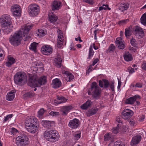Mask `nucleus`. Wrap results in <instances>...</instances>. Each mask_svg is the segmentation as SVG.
Instances as JSON below:
<instances>
[{"label":"nucleus","instance_id":"obj_3","mask_svg":"<svg viewBox=\"0 0 146 146\" xmlns=\"http://www.w3.org/2000/svg\"><path fill=\"white\" fill-rule=\"evenodd\" d=\"M22 38V31L21 30H19L11 35L9 40L11 45L17 46L21 44Z\"/></svg>","mask_w":146,"mask_h":146},{"label":"nucleus","instance_id":"obj_53","mask_svg":"<svg viewBox=\"0 0 146 146\" xmlns=\"http://www.w3.org/2000/svg\"><path fill=\"white\" fill-rule=\"evenodd\" d=\"M3 54V50L0 48V61L3 59L4 56Z\"/></svg>","mask_w":146,"mask_h":146},{"label":"nucleus","instance_id":"obj_8","mask_svg":"<svg viewBox=\"0 0 146 146\" xmlns=\"http://www.w3.org/2000/svg\"><path fill=\"white\" fill-rule=\"evenodd\" d=\"M16 144L18 146H25L29 143V139L26 136H19L16 139Z\"/></svg>","mask_w":146,"mask_h":146},{"label":"nucleus","instance_id":"obj_24","mask_svg":"<svg viewBox=\"0 0 146 146\" xmlns=\"http://www.w3.org/2000/svg\"><path fill=\"white\" fill-rule=\"evenodd\" d=\"M41 124L44 127L49 128L54 125V121H42L41 122Z\"/></svg>","mask_w":146,"mask_h":146},{"label":"nucleus","instance_id":"obj_39","mask_svg":"<svg viewBox=\"0 0 146 146\" xmlns=\"http://www.w3.org/2000/svg\"><path fill=\"white\" fill-rule=\"evenodd\" d=\"M131 28L130 27L125 29V35L126 37L130 36L131 35Z\"/></svg>","mask_w":146,"mask_h":146},{"label":"nucleus","instance_id":"obj_54","mask_svg":"<svg viewBox=\"0 0 146 146\" xmlns=\"http://www.w3.org/2000/svg\"><path fill=\"white\" fill-rule=\"evenodd\" d=\"M118 124L117 125V127L115 128H114L113 129V132L115 134H117L118 132Z\"/></svg>","mask_w":146,"mask_h":146},{"label":"nucleus","instance_id":"obj_41","mask_svg":"<svg viewBox=\"0 0 146 146\" xmlns=\"http://www.w3.org/2000/svg\"><path fill=\"white\" fill-rule=\"evenodd\" d=\"M102 5V6H101L99 7L98 10L99 11H100L103 9L106 10L107 9H108L109 10H110L111 9L110 8L108 7V5H107L103 4Z\"/></svg>","mask_w":146,"mask_h":146},{"label":"nucleus","instance_id":"obj_27","mask_svg":"<svg viewBox=\"0 0 146 146\" xmlns=\"http://www.w3.org/2000/svg\"><path fill=\"white\" fill-rule=\"evenodd\" d=\"M92 104V102L89 100H88L86 102L80 106L82 110H87L90 107Z\"/></svg>","mask_w":146,"mask_h":146},{"label":"nucleus","instance_id":"obj_11","mask_svg":"<svg viewBox=\"0 0 146 146\" xmlns=\"http://www.w3.org/2000/svg\"><path fill=\"white\" fill-rule=\"evenodd\" d=\"M134 32L135 36L139 38H142L145 36L143 29L140 26H135L134 27Z\"/></svg>","mask_w":146,"mask_h":146},{"label":"nucleus","instance_id":"obj_62","mask_svg":"<svg viewBox=\"0 0 146 146\" xmlns=\"http://www.w3.org/2000/svg\"><path fill=\"white\" fill-rule=\"evenodd\" d=\"M128 70L130 74H132L135 72L134 69L132 68H131L130 69H128Z\"/></svg>","mask_w":146,"mask_h":146},{"label":"nucleus","instance_id":"obj_26","mask_svg":"<svg viewBox=\"0 0 146 146\" xmlns=\"http://www.w3.org/2000/svg\"><path fill=\"white\" fill-rule=\"evenodd\" d=\"M15 62V58L10 56L8 57V60L5 63L6 66L8 67H11Z\"/></svg>","mask_w":146,"mask_h":146},{"label":"nucleus","instance_id":"obj_5","mask_svg":"<svg viewBox=\"0 0 146 146\" xmlns=\"http://www.w3.org/2000/svg\"><path fill=\"white\" fill-rule=\"evenodd\" d=\"M27 80V76L26 74L23 72H17L14 76V82L15 84L18 85H22L24 84Z\"/></svg>","mask_w":146,"mask_h":146},{"label":"nucleus","instance_id":"obj_59","mask_svg":"<svg viewBox=\"0 0 146 146\" xmlns=\"http://www.w3.org/2000/svg\"><path fill=\"white\" fill-rule=\"evenodd\" d=\"M99 61V59L98 58H96L94 59L93 61V63L92 65L94 66L95 64H96Z\"/></svg>","mask_w":146,"mask_h":146},{"label":"nucleus","instance_id":"obj_43","mask_svg":"<svg viewBox=\"0 0 146 146\" xmlns=\"http://www.w3.org/2000/svg\"><path fill=\"white\" fill-rule=\"evenodd\" d=\"M11 10L12 12L16 11L17 10H18L20 9V6L17 5H15L12 6L11 8Z\"/></svg>","mask_w":146,"mask_h":146},{"label":"nucleus","instance_id":"obj_25","mask_svg":"<svg viewBox=\"0 0 146 146\" xmlns=\"http://www.w3.org/2000/svg\"><path fill=\"white\" fill-rule=\"evenodd\" d=\"M15 92L13 90L9 92L6 96V99L9 101H12L15 98Z\"/></svg>","mask_w":146,"mask_h":146},{"label":"nucleus","instance_id":"obj_50","mask_svg":"<svg viewBox=\"0 0 146 146\" xmlns=\"http://www.w3.org/2000/svg\"><path fill=\"white\" fill-rule=\"evenodd\" d=\"M58 33V41L60 42H62L63 40L62 38V37L63 36L62 34L60 32V33Z\"/></svg>","mask_w":146,"mask_h":146},{"label":"nucleus","instance_id":"obj_20","mask_svg":"<svg viewBox=\"0 0 146 146\" xmlns=\"http://www.w3.org/2000/svg\"><path fill=\"white\" fill-rule=\"evenodd\" d=\"M63 74H64V79L67 82H70L74 79V77L73 74L68 71L63 72Z\"/></svg>","mask_w":146,"mask_h":146},{"label":"nucleus","instance_id":"obj_2","mask_svg":"<svg viewBox=\"0 0 146 146\" xmlns=\"http://www.w3.org/2000/svg\"><path fill=\"white\" fill-rule=\"evenodd\" d=\"M46 81V78L45 76L41 77L38 79L37 76L34 75L30 77L28 85L31 87H39L45 84Z\"/></svg>","mask_w":146,"mask_h":146},{"label":"nucleus","instance_id":"obj_38","mask_svg":"<svg viewBox=\"0 0 146 146\" xmlns=\"http://www.w3.org/2000/svg\"><path fill=\"white\" fill-rule=\"evenodd\" d=\"M115 47L114 45L113 44H111L109 46L108 49L107 50V53H111L113 52L115 50Z\"/></svg>","mask_w":146,"mask_h":146},{"label":"nucleus","instance_id":"obj_34","mask_svg":"<svg viewBox=\"0 0 146 146\" xmlns=\"http://www.w3.org/2000/svg\"><path fill=\"white\" fill-rule=\"evenodd\" d=\"M80 137L81 133L76 132L73 134V139L74 141H77L80 138Z\"/></svg>","mask_w":146,"mask_h":146},{"label":"nucleus","instance_id":"obj_19","mask_svg":"<svg viewBox=\"0 0 146 146\" xmlns=\"http://www.w3.org/2000/svg\"><path fill=\"white\" fill-rule=\"evenodd\" d=\"M57 98L58 100H54V102L55 105H57L58 104L64 103L66 102L68 100L63 96H57Z\"/></svg>","mask_w":146,"mask_h":146},{"label":"nucleus","instance_id":"obj_14","mask_svg":"<svg viewBox=\"0 0 146 146\" xmlns=\"http://www.w3.org/2000/svg\"><path fill=\"white\" fill-rule=\"evenodd\" d=\"M133 114V111L128 109L124 110L122 113V117L125 119L130 118Z\"/></svg>","mask_w":146,"mask_h":146},{"label":"nucleus","instance_id":"obj_12","mask_svg":"<svg viewBox=\"0 0 146 146\" xmlns=\"http://www.w3.org/2000/svg\"><path fill=\"white\" fill-rule=\"evenodd\" d=\"M41 51L42 53L45 55H48L51 54L52 51L51 47L48 45H46L42 47Z\"/></svg>","mask_w":146,"mask_h":146},{"label":"nucleus","instance_id":"obj_47","mask_svg":"<svg viewBox=\"0 0 146 146\" xmlns=\"http://www.w3.org/2000/svg\"><path fill=\"white\" fill-rule=\"evenodd\" d=\"M13 114H9L5 117L3 121V122L4 123L6 122L9 119H11L13 117Z\"/></svg>","mask_w":146,"mask_h":146},{"label":"nucleus","instance_id":"obj_10","mask_svg":"<svg viewBox=\"0 0 146 146\" xmlns=\"http://www.w3.org/2000/svg\"><path fill=\"white\" fill-rule=\"evenodd\" d=\"M33 26L32 25H26L24 29L22 30L23 33V39L24 41H26L30 40L31 37L28 34V32Z\"/></svg>","mask_w":146,"mask_h":146},{"label":"nucleus","instance_id":"obj_22","mask_svg":"<svg viewBox=\"0 0 146 146\" xmlns=\"http://www.w3.org/2000/svg\"><path fill=\"white\" fill-rule=\"evenodd\" d=\"M51 85L53 88L56 89L60 87L61 82L59 79L56 78L52 80Z\"/></svg>","mask_w":146,"mask_h":146},{"label":"nucleus","instance_id":"obj_61","mask_svg":"<svg viewBox=\"0 0 146 146\" xmlns=\"http://www.w3.org/2000/svg\"><path fill=\"white\" fill-rule=\"evenodd\" d=\"M135 87L139 88H141L142 87V84L140 83H137L135 86Z\"/></svg>","mask_w":146,"mask_h":146},{"label":"nucleus","instance_id":"obj_31","mask_svg":"<svg viewBox=\"0 0 146 146\" xmlns=\"http://www.w3.org/2000/svg\"><path fill=\"white\" fill-rule=\"evenodd\" d=\"M125 60L127 62L132 61L133 59V57L132 54L129 52L125 53L123 55Z\"/></svg>","mask_w":146,"mask_h":146},{"label":"nucleus","instance_id":"obj_60","mask_svg":"<svg viewBox=\"0 0 146 146\" xmlns=\"http://www.w3.org/2000/svg\"><path fill=\"white\" fill-rule=\"evenodd\" d=\"M127 21H128V19L121 20L119 21V24H124L126 23Z\"/></svg>","mask_w":146,"mask_h":146},{"label":"nucleus","instance_id":"obj_45","mask_svg":"<svg viewBox=\"0 0 146 146\" xmlns=\"http://www.w3.org/2000/svg\"><path fill=\"white\" fill-rule=\"evenodd\" d=\"M44 110L43 108L41 109L38 112V117L39 118H42L44 113Z\"/></svg>","mask_w":146,"mask_h":146},{"label":"nucleus","instance_id":"obj_56","mask_svg":"<svg viewBox=\"0 0 146 146\" xmlns=\"http://www.w3.org/2000/svg\"><path fill=\"white\" fill-rule=\"evenodd\" d=\"M83 1L84 2L92 5L94 3V1L93 0H83Z\"/></svg>","mask_w":146,"mask_h":146},{"label":"nucleus","instance_id":"obj_16","mask_svg":"<svg viewBox=\"0 0 146 146\" xmlns=\"http://www.w3.org/2000/svg\"><path fill=\"white\" fill-rule=\"evenodd\" d=\"M73 109V107L71 105L64 106L61 107L60 110L62 113V114L64 115H67L70 111Z\"/></svg>","mask_w":146,"mask_h":146},{"label":"nucleus","instance_id":"obj_15","mask_svg":"<svg viewBox=\"0 0 146 146\" xmlns=\"http://www.w3.org/2000/svg\"><path fill=\"white\" fill-rule=\"evenodd\" d=\"M80 121L76 118L70 120L68 125L72 129H76L79 125Z\"/></svg>","mask_w":146,"mask_h":146},{"label":"nucleus","instance_id":"obj_30","mask_svg":"<svg viewBox=\"0 0 146 146\" xmlns=\"http://www.w3.org/2000/svg\"><path fill=\"white\" fill-rule=\"evenodd\" d=\"M56 65L58 68L61 67L62 60L61 57L60 55H58L57 57L55 58L54 60Z\"/></svg>","mask_w":146,"mask_h":146},{"label":"nucleus","instance_id":"obj_44","mask_svg":"<svg viewBox=\"0 0 146 146\" xmlns=\"http://www.w3.org/2000/svg\"><path fill=\"white\" fill-rule=\"evenodd\" d=\"M129 122L130 126L132 127H134L137 125L136 121L133 119H130Z\"/></svg>","mask_w":146,"mask_h":146},{"label":"nucleus","instance_id":"obj_18","mask_svg":"<svg viewBox=\"0 0 146 146\" xmlns=\"http://www.w3.org/2000/svg\"><path fill=\"white\" fill-rule=\"evenodd\" d=\"M115 43L119 48L123 49L125 47L124 41L121 37L117 38L115 40Z\"/></svg>","mask_w":146,"mask_h":146},{"label":"nucleus","instance_id":"obj_17","mask_svg":"<svg viewBox=\"0 0 146 146\" xmlns=\"http://www.w3.org/2000/svg\"><path fill=\"white\" fill-rule=\"evenodd\" d=\"M2 27V30L4 34H8L12 31L13 28V25L10 24V25H1Z\"/></svg>","mask_w":146,"mask_h":146},{"label":"nucleus","instance_id":"obj_29","mask_svg":"<svg viewBox=\"0 0 146 146\" xmlns=\"http://www.w3.org/2000/svg\"><path fill=\"white\" fill-rule=\"evenodd\" d=\"M49 19L51 23L55 22L58 19V17L55 15L53 13H50L48 14Z\"/></svg>","mask_w":146,"mask_h":146},{"label":"nucleus","instance_id":"obj_21","mask_svg":"<svg viewBox=\"0 0 146 146\" xmlns=\"http://www.w3.org/2000/svg\"><path fill=\"white\" fill-rule=\"evenodd\" d=\"M141 137L140 135H136L133 137L131 142V146H135L138 144L140 141Z\"/></svg>","mask_w":146,"mask_h":146},{"label":"nucleus","instance_id":"obj_37","mask_svg":"<svg viewBox=\"0 0 146 146\" xmlns=\"http://www.w3.org/2000/svg\"><path fill=\"white\" fill-rule=\"evenodd\" d=\"M37 45V44L35 42H33V43L31 44L30 45V49L31 50L34 52H36V48Z\"/></svg>","mask_w":146,"mask_h":146},{"label":"nucleus","instance_id":"obj_57","mask_svg":"<svg viewBox=\"0 0 146 146\" xmlns=\"http://www.w3.org/2000/svg\"><path fill=\"white\" fill-rule=\"evenodd\" d=\"M70 50H72L75 51L76 50V48H75L74 46V44L73 42H71L70 43Z\"/></svg>","mask_w":146,"mask_h":146},{"label":"nucleus","instance_id":"obj_6","mask_svg":"<svg viewBox=\"0 0 146 146\" xmlns=\"http://www.w3.org/2000/svg\"><path fill=\"white\" fill-rule=\"evenodd\" d=\"M101 92V90L98 86L97 83L95 82H93L91 85V88L88 91L89 95H93L94 98L99 97Z\"/></svg>","mask_w":146,"mask_h":146},{"label":"nucleus","instance_id":"obj_7","mask_svg":"<svg viewBox=\"0 0 146 146\" xmlns=\"http://www.w3.org/2000/svg\"><path fill=\"white\" fill-rule=\"evenodd\" d=\"M28 12L31 16H35L39 13V7L35 4H31L29 7Z\"/></svg>","mask_w":146,"mask_h":146},{"label":"nucleus","instance_id":"obj_52","mask_svg":"<svg viewBox=\"0 0 146 146\" xmlns=\"http://www.w3.org/2000/svg\"><path fill=\"white\" fill-rule=\"evenodd\" d=\"M114 83L113 82H111L110 83V85H109V86H110V88L111 90V91L112 92H114Z\"/></svg>","mask_w":146,"mask_h":146},{"label":"nucleus","instance_id":"obj_28","mask_svg":"<svg viewBox=\"0 0 146 146\" xmlns=\"http://www.w3.org/2000/svg\"><path fill=\"white\" fill-rule=\"evenodd\" d=\"M129 7V4L127 3H123L120 4L119 7V9L123 12L125 10H127Z\"/></svg>","mask_w":146,"mask_h":146},{"label":"nucleus","instance_id":"obj_49","mask_svg":"<svg viewBox=\"0 0 146 146\" xmlns=\"http://www.w3.org/2000/svg\"><path fill=\"white\" fill-rule=\"evenodd\" d=\"M12 12L13 15L15 16H20L21 14V9H20L17 10L16 11H13Z\"/></svg>","mask_w":146,"mask_h":146},{"label":"nucleus","instance_id":"obj_9","mask_svg":"<svg viewBox=\"0 0 146 146\" xmlns=\"http://www.w3.org/2000/svg\"><path fill=\"white\" fill-rule=\"evenodd\" d=\"M0 24L4 25L12 24L11 17L8 14L3 15L0 18Z\"/></svg>","mask_w":146,"mask_h":146},{"label":"nucleus","instance_id":"obj_40","mask_svg":"<svg viewBox=\"0 0 146 146\" xmlns=\"http://www.w3.org/2000/svg\"><path fill=\"white\" fill-rule=\"evenodd\" d=\"M102 81L104 83V87L105 88H107L108 86H109V85H110V83L109 81L106 79H103L102 80Z\"/></svg>","mask_w":146,"mask_h":146},{"label":"nucleus","instance_id":"obj_51","mask_svg":"<svg viewBox=\"0 0 146 146\" xmlns=\"http://www.w3.org/2000/svg\"><path fill=\"white\" fill-rule=\"evenodd\" d=\"M18 131L17 130L14 128H12L10 131L11 135H15L16 133Z\"/></svg>","mask_w":146,"mask_h":146},{"label":"nucleus","instance_id":"obj_63","mask_svg":"<svg viewBox=\"0 0 146 146\" xmlns=\"http://www.w3.org/2000/svg\"><path fill=\"white\" fill-rule=\"evenodd\" d=\"M121 82L120 80H119L118 79V85L117 86V89L118 90H119L120 88L121 85Z\"/></svg>","mask_w":146,"mask_h":146},{"label":"nucleus","instance_id":"obj_4","mask_svg":"<svg viewBox=\"0 0 146 146\" xmlns=\"http://www.w3.org/2000/svg\"><path fill=\"white\" fill-rule=\"evenodd\" d=\"M44 137L47 141L54 142L58 139L59 135L55 130H46L44 133Z\"/></svg>","mask_w":146,"mask_h":146},{"label":"nucleus","instance_id":"obj_35","mask_svg":"<svg viewBox=\"0 0 146 146\" xmlns=\"http://www.w3.org/2000/svg\"><path fill=\"white\" fill-rule=\"evenodd\" d=\"M141 23L145 26H146V12L144 13L141 18Z\"/></svg>","mask_w":146,"mask_h":146},{"label":"nucleus","instance_id":"obj_13","mask_svg":"<svg viewBox=\"0 0 146 146\" xmlns=\"http://www.w3.org/2000/svg\"><path fill=\"white\" fill-rule=\"evenodd\" d=\"M62 6V4L59 0H54L52 3L51 8L53 11L58 10Z\"/></svg>","mask_w":146,"mask_h":146},{"label":"nucleus","instance_id":"obj_48","mask_svg":"<svg viewBox=\"0 0 146 146\" xmlns=\"http://www.w3.org/2000/svg\"><path fill=\"white\" fill-rule=\"evenodd\" d=\"M111 139V135L109 133L106 134L104 136V140L105 141H108Z\"/></svg>","mask_w":146,"mask_h":146},{"label":"nucleus","instance_id":"obj_64","mask_svg":"<svg viewBox=\"0 0 146 146\" xmlns=\"http://www.w3.org/2000/svg\"><path fill=\"white\" fill-rule=\"evenodd\" d=\"M99 85L101 88H103V82L101 80L99 81Z\"/></svg>","mask_w":146,"mask_h":146},{"label":"nucleus","instance_id":"obj_32","mask_svg":"<svg viewBox=\"0 0 146 146\" xmlns=\"http://www.w3.org/2000/svg\"><path fill=\"white\" fill-rule=\"evenodd\" d=\"M98 111V108L92 109L88 111L87 113V116L90 117L95 114Z\"/></svg>","mask_w":146,"mask_h":146},{"label":"nucleus","instance_id":"obj_33","mask_svg":"<svg viewBox=\"0 0 146 146\" xmlns=\"http://www.w3.org/2000/svg\"><path fill=\"white\" fill-rule=\"evenodd\" d=\"M42 64L39 61H37L36 62H33L32 63V65L33 67H34L35 68V70H37V68L38 66H41Z\"/></svg>","mask_w":146,"mask_h":146},{"label":"nucleus","instance_id":"obj_46","mask_svg":"<svg viewBox=\"0 0 146 146\" xmlns=\"http://www.w3.org/2000/svg\"><path fill=\"white\" fill-rule=\"evenodd\" d=\"M130 43L131 45L135 47L137 45V41L135 38H132L130 41Z\"/></svg>","mask_w":146,"mask_h":146},{"label":"nucleus","instance_id":"obj_58","mask_svg":"<svg viewBox=\"0 0 146 146\" xmlns=\"http://www.w3.org/2000/svg\"><path fill=\"white\" fill-rule=\"evenodd\" d=\"M142 69L145 70H146V61L144 62L141 65Z\"/></svg>","mask_w":146,"mask_h":146},{"label":"nucleus","instance_id":"obj_23","mask_svg":"<svg viewBox=\"0 0 146 146\" xmlns=\"http://www.w3.org/2000/svg\"><path fill=\"white\" fill-rule=\"evenodd\" d=\"M137 98L140 99V96L139 95H137L129 98L126 100L125 101L126 103L127 104H132L136 100Z\"/></svg>","mask_w":146,"mask_h":146},{"label":"nucleus","instance_id":"obj_1","mask_svg":"<svg viewBox=\"0 0 146 146\" xmlns=\"http://www.w3.org/2000/svg\"><path fill=\"white\" fill-rule=\"evenodd\" d=\"M25 125L27 130L32 133L36 132L39 127V123L37 118L34 116L27 117L25 121Z\"/></svg>","mask_w":146,"mask_h":146},{"label":"nucleus","instance_id":"obj_42","mask_svg":"<svg viewBox=\"0 0 146 146\" xmlns=\"http://www.w3.org/2000/svg\"><path fill=\"white\" fill-rule=\"evenodd\" d=\"M46 35V33L44 32V31L42 30H38V34H37V36L39 37H41Z\"/></svg>","mask_w":146,"mask_h":146},{"label":"nucleus","instance_id":"obj_55","mask_svg":"<svg viewBox=\"0 0 146 146\" xmlns=\"http://www.w3.org/2000/svg\"><path fill=\"white\" fill-rule=\"evenodd\" d=\"M49 114L50 115L53 116H57L59 115V113L57 112H54L53 111H52L49 113Z\"/></svg>","mask_w":146,"mask_h":146},{"label":"nucleus","instance_id":"obj_36","mask_svg":"<svg viewBox=\"0 0 146 146\" xmlns=\"http://www.w3.org/2000/svg\"><path fill=\"white\" fill-rule=\"evenodd\" d=\"M94 51H93L92 46H91L89 48V54L88 58L90 59L93 56L94 54Z\"/></svg>","mask_w":146,"mask_h":146}]
</instances>
